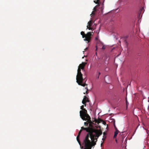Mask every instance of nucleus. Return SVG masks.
I'll return each mask as SVG.
<instances>
[{
  "instance_id": "6ab92c4d",
  "label": "nucleus",
  "mask_w": 149,
  "mask_h": 149,
  "mask_svg": "<svg viewBox=\"0 0 149 149\" xmlns=\"http://www.w3.org/2000/svg\"><path fill=\"white\" fill-rule=\"evenodd\" d=\"M114 127H115V129L116 130L117 129V128H116V126H115V125H114Z\"/></svg>"
},
{
  "instance_id": "423d86ee",
  "label": "nucleus",
  "mask_w": 149,
  "mask_h": 149,
  "mask_svg": "<svg viewBox=\"0 0 149 149\" xmlns=\"http://www.w3.org/2000/svg\"><path fill=\"white\" fill-rule=\"evenodd\" d=\"M89 102V100H88V98L86 97V96H84V97L82 101V104H84L85 106L86 105V102Z\"/></svg>"
},
{
  "instance_id": "dca6fc26",
  "label": "nucleus",
  "mask_w": 149,
  "mask_h": 149,
  "mask_svg": "<svg viewBox=\"0 0 149 149\" xmlns=\"http://www.w3.org/2000/svg\"><path fill=\"white\" fill-rule=\"evenodd\" d=\"M103 135L104 136H105L107 134V132H103Z\"/></svg>"
},
{
  "instance_id": "cd10ccee",
  "label": "nucleus",
  "mask_w": 149,
  "mask_h": 149,
  "mask_svg": "<svg viewBox=\"0 0 149 149\" xmlns=\"http://www.w3.org/2000/svg\"><path fill=\"white\" fill-rule=\"evenodd\" d=\"M126 104H127V103H126Z\"/></svg>"
},
{
  "instance_id": "a878e982",
  "label": "nucleus",
  "mask_w": 149,
  "mask_h": 149,
  "mask_svg": "<svg viewBox=\"0 0 149 149\" xmlns=\"http://www.w3.org/2000/svg\"><path fill=\"white\" fill-rule=\"evenodd\" d=\"M105 122H103V124H105Z\"/></svg>"
},
{
  "instance_id": "bb28decb",
  "label": "nucleus",
  "mask_w": 149,
  "mask_h": 149,
  "mask_svg": "<svg viewBox=\"0 0 149 149\" xmlns=\"http://www.w3.org/2000/svg\"><path fill=\"white\" fill-rule=\"evenodd\" d=\"M86 61H88V60H86Z\"/></svg>"
},
{
  "instance_id": "9d476101",
  "label": "nucleus",
  "mask_w": 149,
  "mask_h": 149,
  "mask_svg": "<svg viewBox=\"0 0 149 149\" xmlns=\"http://www.w3.org/2000/svg\"><path fill=\"white\" fill-rule=\"evenodd\" d=\"M119 132V131L118 129H117L114 132V134L113 136L114 138H115L117 136L118 133Z\"/></svg>"
},
{
  "instance_id": "1a4fd4ad",
  "label": "nucleus",
  "mask_w": 149,
  "mask_h": 149,
  "mask_svg": "<svg viewBox=\"0 0 149 149\" xmlns=\"http://www.w3.org/2000/svg\"><path fill=\"white\" fill-rule=\"evenodd\" d=\"M81 131V130H80V131L79 132L78 135H77V140L80 145V142L79 140V137Z\"/></svg>"
},
{
  "instance_id": "20e7f679",
  "label": "nucleus",
  "mask_w": 149,
  "mask_h": 149,
  "mask_svg": "<svg viewBox=\"0 0 149 149\" xmlns=\"http://www.w3.org/2000/svg\"><path fill=\"white\" fill-rule=\"evenodd\" d=\"M80 109L82 110L80 111L79 112L80 117L83 120H85V117L87 116L88 117L89 115L87 113V110L85 109L84 108V106L83 105H82Z\"/></svg>"
},
{
  "instance_id": "6e6552de",
  "label": "nucleus",
  "mask_w": 149,
  "mask_h": 149,
  "mask_svg": "<svg viewBox=\"0 0 149 149\" xmlns=\"http://www.w3.org/2000/svg\"><path fill=\"white\" fill-rule=\"evenodd\" d=\"M81 131L83 130H86L87 132H88L89 133V131L91 130V129L89 127H81Z\"/></svg>"
},
{
  "instance_id": "f3484780",
  "label": "nucleus",
  "mask_w": 149,
  "mask_h": 149,
  "mask_svg": "<svg viewBox=\"0 0 149 149\" xmlns=\"http://www.w3.org/2000/svg\"><path fill=\"white\" fill-rule=\"evenodd\" d=\"M85 89H86L87 90V91L86 92V93L87 94H88V92H87V91H88V88H87V87H85Z\"/></svg>"
},
{
  "instance_id": "f257e3e1",
  "label": "nucleus",
  "mask_w": 149,
  "mask_h": 149,
  "mask_svg": "<svg viewBox=\"0 0 149 149\" xmlns=\"http://www.w3.org/2000/svg\"><path fill=\"white\" fill-rule=\"evenodd\" d=\"M87 64L86 62H83L79 64L77 70V74L76 76L77 82L79 85L83 86H87L86 83L83 84L84 79L83 77V74L81 72V70H83L86 65Z\"/></svg>"
},
{
  "instance_id": "7ed1b4c3",
  "label": "nucleus",
  "mask_w": 149,
  "mask_h": 149,
  "mask_svg": "<svg viewBox=\"0 0 149 149\" xmlns=\"http://www.w3.org/2000/svg\"><path fill=\"white\" fill-rule=\"evenodd\" d=\"M85 120H83L85 121L87 120V122L89 123V126L87 127H89L91 129V130L89 131V133L91 132V134H92V132L93 131H94L95 130H96V129H95L93 128V125L94 124V123L93 121H92L91 120V118L89 115H88V117L87 116L85 117Z\"/></svg>"
},
{
  "instance_id": "0eeeda50",
  "label": "nucleus",
  "mask_w": 149,
  "mask_h": 149,
  "mask_svg": "<svg viewBox=\"0 0 149 149\" xmlns=\"http://www.w3.org/2000/svg\"><path fill=\"white\" fill-rule=\"evenodd\" d=\"M92 21L91 20L88 23V25L87 26V28L89 30H92L93 29L91 27V26L92 25Z\"/></svg>"
},
{
  "instance_id": "b1692460",
  "label": "nucleus",
  "mask_w": 149,
  "mask_h": 149,
  "mask_svg": "<svg viewBox=\"0 0 149 149\" xmlns=\"http://www.w3.org/2000/svg\"><path fill=\"white\" fill-rule=\"evenodd\" d=\"M99 76H98L96 77V78H97V79H99Z\"/></svg>"
},
{
  "instance_id": "9b49d317",
  "label": "nucleus",
  "mask_w": 149,
  "mask_h": 149,
  "mask_svg": "<svg viewBox=\"0 0 149 149\" xmlns=\"http://www.w3.org/2000/svg\"><path fill=\"white\" fill-rule=\"evenodd\" d=\"M96 1H94V2L96 4H100V0H96Z\"/></svg>"
},
{
  "instance_id": "4468645a",
  "label": "nucleus",
  "mask_w": 149,
  "mask_h": 149,
  "mask_svg": "<svg viewBox=\"0 0 149 149\" xmlns=\"http://www.w3.org/2000/svg\"><path fill=\"white\" fill-rule=\"evenodd\" d=\"M126 37H125L124 39V42H125L126 44V45H128V43H127V42L126 40Z\"/></svg>"
},
{
  "instance_id": "c85d7f7f",
  "label": "nucleus",
  "mask_w": 149,
  "mask_h": 149,
  "mask_svg": "<svg viewBox=\"0 0 149 149\" xmlns=\"http://www.w3.org/2000/svg\"><path fill=\"white\" fill-rule=\"evenodd\" d=\"M96 141H97V139H96Z\"/></svg>"
},
{
  "instance_id": "393cba45",
  "label": "nucleus",
  "mask_w": 149,
  "mask_h": 149,
  "mask_svg": "<svg viewBox=\"0 0 149 149\" xmlns=\"http://www.w3.org/2000/svg\"><path fill=\"white\" fill-rule=\"evenodd\" d=\"M96 50H97V46H96Z\"/></svg>"
},
{
  "instance_id": "f03ea898",
  "label": "nucleus",
  "mask_w": 149,
  "mask_h": 149,
  "mask_svg": "<svg viewBox=\"0 0 149 149\" xmlns=\"http://www.w3.org/2000/svg\"><path fill=\"white\" fill-rule=\"evenodd\" d=\"M102 134V132L101 130H96L93 131L92 134L91 132L88 133L86 136L88 137L87 140L91 141L92 144L94 146L96 144V143L94 142L95 138V137L98 138Z\"/></svg>"
},
{
  "instance_id": "a211bd4d",
  "label": "nucleus",
  "mask_w": 149,
  "mask_h": 149,
  "mask_svg": "<svg viewBox=\"0 0 149 149\" xmlns=\"http://www.w3.org/2000/svg\"><path fill=\"white\" fill-rule=\"evenodd\" d=\"M91 14H92V15H95V13L93 11L92 13H91Z\"/></svg>"
},
{
  "instance_id": "39448f33",
  "label": "nucleus",
  "mask_w": 149,
  "mask_h": 149,
  "mask_svg": "<svg viewBox=\"0 0 149 149\" xmlns=\"http://www.w3.org/2000/svg\"><path fill=\"white\" fill-rule=\"evenodd\" d=\"M81 34L83 38H85L84 39L85 41H87L88 42L90 41L91 36L92 35L91 32H88L87 34H85L84 32L82 31L81 32Z\"/></svg>"
},
{
  "instance_id": "4be33fe9",
  "label": "nucleus",
  "mask_w": 149,
  "mask_h": 149,
  "mask_svg": "<svg viewBox=\"0 0 149 149\" xmlns=\"http://www.w3.org/2000/svg\"><path fill=\"white\" fill-rule=\"evenodd\" d=\"M105 47H104V46H103V47H102V49H105Z\"/></svg>"
},
{
  "instance_id": "412c9836",
  "label": "nucleus",
  "mask_w": 149,
  "mask_h": 149,
  "mask_svg": "<svg viewBox=\"0 0 149 149\" xmlns=\"http://www.w3.org/2000/svg\"><path fill=\"white\" fill-rule=\"evenodd\" d=\"M88 49V48H86L85 49V51H86Z\"/></svg>"
},
{
  "instance_id": "ddd939ff",
  "label": "nucleus",
  "mask_w": 149,
  "mask_h": 149,
  "mask_svg": "<svg viewBox=\"0 0 149 149\" xmlns=\"http://www.w3.org/2000/svg\"><path fill=\"white\" fill-rule=\"evenodd\" d=\"M144 10V8H143L142 7L141 8L140 10V11L141 13H142L143 12V11Z\"/></svg>"
},
{
  "instance_id": "f8f14e48",
  "label": "nucleus",
  "mask_w": 149,
  "mask_h": 149,
  "mask_svg": "<svg viewBox=\"0 0 149 149\" xmlns=\"http://www.w3.org/2000/svg\"><path fill=\"white\" fill-rule=\"evenodd\" d=\"M86 120L87 121L86 122H85L84 123V125L85 126H88L89 123L88 122H87V120Z\"/></svg>"
},
{
  "instance_id": "aec40b11",
  "label": "nucleus",
  "mask_w": 149,
  "mask_h": 149,
  "mask_svg": "<svg viewBox=\"0 0 149 149\" xmlns=\"http://www.w3.org/2000/svg\"><path fill=\"white\" fill-rule=\"evenodd\" d=\"M106 138V137H104V138H102V140H103V141L104 140V139Z\"/></svg>"
},
{
  "instance_id": "5701e85b",
  "label": "nucleus",
  "mask_w": 149,
  "mask_h": 149,
  "mask_svg": "<svg viewBox=\"0 0 149 149\" xmlns=\"http://www.w3.org/2000/svg\"><path fill=\"white\" fill-rule=\"evenodd\" d=\"M100 72H98V76H99L100 75Z\"/></svg>"
},
{
  "instance_id": "2eb2a0df",
  "label": "nucleus",
  "mask_w": 149,
  "mask_h": 149,
  "mask_svg": "<svg viewBox=\"0 0 149 149\" xmlns=\"http://www.w3.org/2000/svg\"><path fill=\"white\" fill-rule=\"evenodd\" d=\"M97 119H96V118H94V121H93V120L92 121H93H93H95V122L96 123V122H97Z\"/></svg>"
}]
</instances>
